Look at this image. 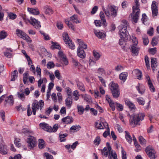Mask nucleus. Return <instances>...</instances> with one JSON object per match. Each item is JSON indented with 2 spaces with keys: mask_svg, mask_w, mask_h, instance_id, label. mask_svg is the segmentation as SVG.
I'll return each instance as SVG.
<instances>
[{
  "mask_svg": "<svg viewBox=\"0 0 159 159\" xmlns=\"http://www.w3.org/2000/svg\"><path fill=\"white\" fill-rule=\"evenodd\" d=\"M21 38H23L24 40H26L27 42H31L32 41L30 38L26 34H25Z\"/></svg>",
  "mask_w": 159,
  "mask_h": 159,
  "instance_id": "48",
  "label": "nucleus"
},
{
  "mask_svg": "<svg viewBox=\"0 0 159 159\" xmlns=\"http://www.w3.org/2000/svg\"><path fill=\"white\" fill-rule=\"evenodd\" d=\"M107 10H106L104 8H103V10L105 12L106 16H109L110 15V13L109 10H110L111 16L115 17L117 15V11L115 8L114 6L108 5L107 8Z\"/></svg>",
  "mask_w": 159,
  "mask_h": 159,
  "instance_id": "4",
  "label": "nucleus"
},
{
  "mask_svg": "<svg viewBox=\"0 0 159 159\" xmlns=\"http://www.w3.org/2000/svg\"><path fill=\"white\" fill-rule=\"evenodd\" d=\"M39 126L43 129L48 132H52L53 130L51 127L49 126L48 124L45 123H40Z\"/></svg>",
  "mask_w": 159,
  "mask_h": 159,
  "instance_id": "12",
  "label": "nucleus"
},
{
  "mask_svg": "<svg viewBox=\"0 0 159 159\" xmlns=\"http://www.w3.org/2000/svg\"><path fill=\"white\" fill-rule=\"evenodd\" d=\"M77 108L78 110V112L80 115H82L83 113L84 109L82 106L79 105L77 106Z\"/></svg>",
  "mask_w": 159,
  "mask_h": 159,
  "instance_id": "42",
  "label": "nucleus"
},
{
  "mask_svg": "<svg viewBox=\"0 0 159 159\" xmlns=\"http://www.w3.org/2000/svg\"><path fill=\"white\" fill-rule=\"evenodd\" d=\"M45 13L48 15H51L53 13V10L50 7L46 6L44 7Z\"/></svg>",
  "mask_w": 159,
  "mask_h": 159,
  "instance_id": "27",
  "label": "nucleus"
},
{
  "mask_svg": "<svg viewBox=\"0 0 159 159\" xmlns=\"http://www.w3.org/2000/svg\"><path fill=\"white\" fill-rule=\"evenodd\" d=\"M134 11V10H133V12L130 15V17L132 21L136 23L139 19L140 10H135Z\"/></svg>",
  "mask_w": 159,
  "mask_h": 159,
  "instance_id": "8",
  "label": "nucleus"
},
{
  "mask_svg": "<svg viewBox=\"0 0 159 159\" xmlns=\"http://www.w3.org/2000/svg\"><path fill=\"white\" fill-rule=\"evenodd\" d=\"M62 36L64 42L66 44H68L69 47L72 49H74L75 46L72 43V41L70 39L68 34L66 32L63 33L62 34Z\"/></svg>",
  "mask_w": 159,
  "mask_h": 159,
  "instance_id": "6",
  "label": "nucleus"
},
{
  "mask_svg": "<svg viewBox=\"0 0 159 159\" xmlns=\"http://www.w3.org/2000/svg\"><path fill=\"white\" fill-rule=\"evenodd\" d=\"M65 124H70L73 122V119L71 117L67 116L63 118L61 120Z\"/></svg>",
  "mask_w": 159,
  "mask_h": 159,
  "instance_id": "20",
  "label": "nucleus"
},
{
  "mask_svg": "<svg viewBox=\"0 0 159 159\" xmlns=\"http://www.w3.org/2000/svg\"><path fill=\"white\" fill-rule=\"evenodd\" d=\"M151 66L152 68L154 69L157 66V59L156 58H151Z\"/></svg>",
  "mask_w": 159,
  "mask_h": 159,
  "instance_id": "28",
  "label": "nucleus"
},
{
  "mask_svg": "<svg viewBox=\"0 0 159 159\" xmlns=\"http://www.w3.org/2000/svg\"><path fill=\"white\" fill-rule=\"evenodd\" d=\"M70 20L73 23L76 24L80 22V21L78 20L77 16L76 15H74L70 17Z\"/></svg>",
  "mask_w": 159,
  "mask_h": 159,
  "instance_id": "30",
  "label": "nucleus"
},
{
  "mask_svg": "<svg viewBox=\"0 0 159 159\" xmlns=\"http://www.w3.org/2000/svg\"><path fill=\"white\" fill-rule=\"evenodd\" d=\"M145 151L150 159H155L157 157L155 155L156 152L152 146H149L147 147L145 149Z\"/></svg>",
  "mask_w": 159,
  "mask_h": 159,
  "instance_id": "3",
  "label": "nucleus"
},
{
  "mask_svg": "<svg viewBox=\"0 0 159 159\" xmlns=\"http://www.w3.org/2000/svg\"><path fill=\"white\" fill-rule=\"evenodd\" d=\"M94 33L96 36L98 38L103 39L105 37V34L103 32L100 31L99 30H94Z\"/></svg>",
  "mask_w": 159,
  "mask_h": 159,
  "instance_id": "17",
  "label": "nucleus"
},
{
  "mask_svg": "<svg viewBox=\"0 0 159 159\" xmlns=\"http://www.w3.org/2000/svg\"><path fill=\"white\" fill-rule=\"evenodd\" d=\"M28 76L29 74L27 72H26L23 74V81L24 84H26L27 83Z\"/></svg>",
  "mask_w": 159,
  "mask_h": 159,
  "instance_id": "41",
  "label": "nucleus"
},
{
  "mask_svg": "<svg viewBox=\"0 0 159 159\" xmlns=\"http://www.w3.org/2000/svg\"><path fill=\"white\" fill-rule=\"evenodd\" d=\"M145 116L144 114L142 113L133 114V116H130L129 119L130 124L131 125L133 124L139 125L140 121L143 120Z\"/></svg>",
  "mask_w": 159,
  "mask_h": 159,
  "instance_id": "2",
  "label": "nucleus"
},
{
  "mask_svg": "<svg viewBox=\"0 0 159 159\" xmlns=\"http://www.w3.org/2000/svg\"><path fill=\"white\" fill-rule=\"evenodd\" d=\"M54 74L56 77L59 80L60 79V78L61 77V76L58 70H57L55 71Z\"/></svg>",
  "mask_w": 159,
  "mask_h": 159,
  "instance_id": "60",
  "label": "nucleus"
},
{
  "mask_svg": "<svg viewBox=\"0 0 159 159\" xmlns=\"http://www.w3.org/2000/svg\"><path fill=\"white\" fill-rule=\"evenodd\" d=\"M67 25L71 29L75 31V26L71 23L69 22V21H67Z\"/></svg>",
  "mask_w": 159,
  "mask_h": 159,
  "instance_id": "58",
  "label": "nucleus"
},
{
  "mask_svg": "<svg viewBox=\"0 0 159 159\" xmlns=\"http://www.w3.org/2000/svg\"><path fill=\"white\" fill-rule=\"evenodd\" d=\"M20 139H19L16 138L14 140V143L16 146L18 147H20L21 146V144L20 143Z\"/></svg>",
  "mask_w": 159,
  "mask_h": 159,
  "instance_id": "55",
  "label": "nucleus"
},
{
  "mask_svg": "<svg viewBox=\"0 0 159 159\" xmlns=\"http://www.w3.org/2000/svg\"><path fill=\"white\" fill-rule=\"evenodd\" d=\"M120 39L119 40V43L120 45H124L125 44V41L128 39V38L127 37V39H125L123 37H120Z\"/></svg>",
  "mask_w": 159,
  "mask_h": 159,
  "instance_id": "49",
  "label": "nucleus"
},
{
  "mask_svg": "<svg viewBox=\"0 0 159 159\" xmlns=\"http://www.w3.org/2000/svg\"><path fill=\"white\" fill-rule=\"evenodd\" d=\"M109 87L111 92L119 89L118 85L113 82H111L109 84Z\"/></svg>",
  "mask_w": 159,
  "mask_h": 159,
  "instance_id": "19",
  "label": "nucleus"
},
{
  "mask_svg": "<svg viewBox=\"0 0 159 159\" xmlns=\"http://www.w3.org/2000/svg\"><path fill=\"white\" fill-rule=\"evenodd\" d=\"M139 141L141 144H145L146 143V140L142 136H140L139 138Z\"/></svg>",
  "mask_w": 159,
  "mask_h": 159,
  "instance_id": "56",
  "label": "nucleus"
},
{
  "mask_svg": "<svg viewBox=\"0 0 159 159\" xmlns=\"http://www.w3.org/2000/svg\"><path fill=\"white\" fill-rule=\"evenodd\" d=\"M128 76V73L126 72H123L120 74L119 78L120 80L125 82L127 79Z\"/></svg>",
  "mask_w": 159,
  "mask_h": 159,
  "instance_id": "24",
  "label": "nucleus"
},
{
  "mask_svg": "<svg viewBox=\"0 0 159 159\" xmlns=\"http://www.w3.org/2000/svg\"><path fill=\"white\" fill-rule=\"evenodd\" d=\"M47 68L48 69H51L53 68L55 66V64L53 61H49L47 64Z\"/></svg>",
  "mask_w": 159,
  "mask_h": 159,
  "instance_id": "53",
  "label": "nucleus"
},
{
  "mask_svg": "<svg viewBox=\"0 0 159 159\" xmlns=\"http://www.w3.org/2000/svg\"><path fill=\"white\" fill-rule=\"evenodd\" d=\"M134 2L135 3V6H133V10H134V11L135 10L140 11L139 0H134Z\"/></svg>",
  "mask_w": 159,
  "mask_h": 159,
  "instance_id": "36",
  "label": "nucleus"
},
{
  "mask_svg": "<svg viewBox=\"0 0 159 159\" xmlns=\"http://www.w3.org/2000/svg\"><path fill=\"white\" fill-rule=\"evenodd\" d=\"M100 16L101 19V20L102 21L103 25L106 26L107 24L106 22V20L105 19V16L104 13L103 12L101 11L100 13Z\"/></svg>",
  "mask_w": 159,
  "mask_h": 159,
  "instance_id": "25",
  "label": "nucleus"
},
{
  "mask_svg": "<svg viewBox=\"0 0 159 159\" xmlns=\"http://www.w3.org/2000/svg\"><path fill=\"white\" fill-rule=\"evenodd\" d=\"M59 135L60 142H62L66 141L65 138L67 136V134H62L60 133L59 134Z\"/></svg>",
  "mask_w": 159,
  "mask_h": 159,
  "instance_id": "40",
  "label": "nucleus"
},
{
  "mask_svg": "<svg viewBox=\"0 0 159 159\" xmlns=\"http://www.w3.org/2000/svg\"><path fill=\"white\" fill-rule=\"evenodd\" d=\"M143 44L144 45H147L149 43L148 39L147 36H144L143 37Z\"/></svg>",
  "mask_w": 159,
  "mask_h": 159,
  "instance_id": "54",
  "label": "nucleus"
},
{
  "mask_svg": "<svg viewBox=\"0 0 159 159\" xmlns=\"http://www.w3.org/2000/svg\"><path fill=\"white\" fill-rule=\"evenodd\" d=\"M136 88L139 92L141 94H143L145 91V89L144 86H137Z\"/></svg>",
  "mask_w": 159,
  "mask_h": 159,
  "instance_id": "38",
  "label": "nucleus"
},
{
  "mask_svg": "<svg viewBox=\"0 0 159 159\" xmlns=\"http://www.w3.org/2000/svg\"><path fill=\"white\" fill-rule=\"evenodd\" d=\"M16 34L18 36L21 38L25 34V33L24 32H23L22 30H19L18 29H17L16 30Z\"/></svg>",
  "mask_w": 159,
  "mask_h": 159,
  "instance_id": "39",
  "label": "nucleus"
},
{
  "mask_svg": "<svg viewBox=\"0 0 159 159\" xmlns=\"http://www.w3.org/2000/svg\"><path fill=\"white\" fill-rule=\"evenodd\" d=\"M53 49H60V47L57 43H54L51 47Z\"/></svg>",
  "mask_w": 159,
  "mask_h": 159,
  "instance_id": "63",
  "label": "nucleus"
},
{
  "mask_svg": "<svg viewBox=\"0 0 159 159\" xmlns=\"http://www.w3.org/2000/svg\"><path fill=\"white\" fill-rule=\"evenodd\" d=\"M28 10L30 13L33 15H36L39 14V11L37 8H28Z\"/></svg>",
  "mask_w": 159,
  "mask_h": 159,
  "instance_id": "22",
  "label": "nucleus"
},
{
  "mask_svg": "<svg viewBox=\"0 0 159 159\" xmlns=\"http://www.w3.org/2000/svg\"><path fill=\"white\" fill-rule=\"evenodd\" d=\"M95 126L96 128L98 129H104L102 124V122L98 121L95 123Z\"/></svg>",
  "mask_w": 159,
  "mask_h": 159,
  "instance_id": "33",
  "label": "nucleus"
},
{
  "mask_svg": "<svg viewBox=\"0 0 159 159\" xmlns=\"http://www.w3.org/2000/svg\"><path fill=\"white\" fill-rule=\"evenodd\" d=\"M80 128L81 127L79 125H75L72 126L70 128V129L77 131L79 130Z\"/></svg>",
  "mask_w": 159,
  "mask_h": 159,
  "instance_id": "52",
  "label": "nucleus"
},
{
  "mask_svg": "<svg viewBox=\"0 0 159 159\" xmlns=\"http://www.w3.org/2000/svg\"><path fill=\"white\" fill-rule=\"evenodd\" d=\"M6 146H4L2 144H0V152L1 153L5 154L7 153V150Z\"/></svg>",
  "mask_w": 159,
  "mask_h": 159,
  "instance_id": "32",
  "label": "nucleus"
},
{
  "mask_svg": "<svg viewBox=\"0 0 159 159\" xmlns=\"http://www.w3.org/2000/svg\"><path fill=\"white\" fill-rule=\"evenodd\" d=\"M145 60L146 63V66L148 69H149L150 65H149V60L148 57L146 56L145 57Z\"/></svg>",
  "mask_w": 159,
  "mask_h": 159,
  "instance_id": "50",
  "label": "nucleus"
},
{
  "mask_svg": "<svg viewBox=\"0 0 159 159\" xmlns=\"http://www.w3.org/2000/svg\"><path fill=\"white\" fill-rule=\"evenodd\" d=\"M27 141L28 143V146L30 149H32L36 146V141L33 137L30 136L27 139Z\"/></svg>",
  "mask_w": 159,
  "mask_h": 159,
  "instance_id": "7",
  "label": "nucleus"
},
{
  "mask_svg": "<svg viewBox=\"0 0 159 159\" xmlns=\"http://www.w3.org/2000/svg\"><path fill=\"white\" fill-rule=\"evenodd\" d=\"M18 73L17 71V70H15L12 73L11 75V81H15L16 78L17 77V74Z\"/></svg>",
  "mask_w": 159,
  "mask_h": 159,
  "instance_id": "37",
  "label": "nucleus"
},
{
  "mask_svg": "<svg viewBox=\"0 0 159 159\" xmlns=\"http://www.w3.org/2000/svg\"><path fill=\"white\" fill-rule=\"evenodd\" d=\"M145 76L146 79V81L147 83L150 90L151 92H154L155 91V89L153 86L152 81L150 79L149 76L147 74Z\"/></svg>",
  "mask_w": 159,
  "mask_h": 159,
  "instance_id": "10",
  "label": "nucleus"
},
{
  "mask_svg": "<svg viewBox=\"0 0 159 159\" xmlns=\"http://www.w3.org/2000/svg\"><path fill=\"white\" fill-rule=\"evenodd\" d=\"M121 22V24L118 27L119 29L120 36V37H123L126 39L127 37L128 38L129 33L126 29L129 26V24L128 21L125 20H122Z\"/></svg>",
  "mask_w": 159,
  "mask_h": 159,
  "instance_id": "1",
  "label": "nucleus"
},
{
  "mask_svg": "<svg viewBox=\"0 0 159 159\" xmlns=\"http://www.w3.org/2000/svg\"><path fill=\"white\" fill-rule=\"evenodd\" d=\"M72 103V99L71 97H68L65 100V104L66 107L70 108Z\"/></svg>",
  "mask_w": 159,
  "mask_h": 159,
  "instance_id": "21",
  "label": "nucleus"
},
{
  "mask_svg": "<svg viewBox=\"0 0 159 159\" xmlns=\"http://www.w3.org/2000/svg\"><path fill=\"white\" fill-rule=\"evenodd\" d=\"M116 106L117 107V109L119 111H122L123 109V107L122 105L117 103H116Z\"/></svg>",
  "mask_w": 159,
  "mask_h": 159,
  "instance_id": "62",
  "label": "nucleus"
},
{
  "mask_svg": "<svg viewBox=\"0 0 159 159\" xmlns=\"http://www.w3.org/2000/svg\"><path fill=\"white\" fill-rule=\"evenodd\" d=\"M77 53L78 56L81 58H84L85 57L86 54L83 49L78 48Z\"/></svg>",
  "mask_w": 159,
  "mask_h": 159,
  "instance_id": "18",
  "label": "nucleus"
},
{
  "mask_svg": "<svg viewBox=\"0 0 159 159\" xmlns=\"http://www.w3.org/2000/svg\"><path fill=\"white\" fill-rule=\"evenodd\" d=\"M133 71L136 74L138 79L139 80L142 79V73L140 70L138 69H136Z\"/></svg>",
  "mask_w": 159,
  "mask_h": 159,
  "instance_id": "29",
  "label": "nucleus"
},
{
  "mask_svg": "<svg viewBox=\"0 0 159 159\" xmlns=\"http://www.w3.org/2000/svg\"><path fill=\"white\" fill-rule=\"evenodd\" d=\"M111 92L113 97L115 98H117L120 96V93L119 89L113 91Z\"/></svg>",
  "mask_w": 159,
  "mask_h": 159,
  "instance_id": "35",
  "label": "nucleus"
},
{
  "mask_svg": "<svg viewBox=\"0 0 159 159\" xmlns=\"http://www.w3.org/2000/svg\"><path fill=\"white\" fill-rule=\"evenodd\" d=\"M45 146L44 141L43 139H39V147L40 149L43 148Z\"/></svg>",
  "mask_w": 159,
  "mask_h": 159,
  "instance_id": "34",
  "label": "nucleus"
},
{
  "mask_svg": "<svg viewBox=\"0 0 159 159\" xmlns=\"http://www.w3.org/2000/svg\"><path fill=\"white\" fill-rule=\"evenodd\" d=\"M107 147L108 149V150L109 156L108 158L109 159H112L111 157H112L114 159H118L117 158V156L115 152L112 150L111 146L110 145V144L108 143H107Z\"/></svg>",
  "mask_w": 159,
  "mask_h": 159,
  "instance_id": "9",
  "label": "nucleus"
},
{
  "mask_svg": "<svg viewBox=\"0 0 159 159\" xmlns=\"http://www.w3.org/2000/svg\"><path fill=\"white\" fill-rule=\"evenodd\" d=\"M21 156L19 154L16 155L13 158L11 156L9 157V159H21Z\"/></svg>",
  "mask_w": 159,
  "mask_h": 159,
  "instance_id": "64",
  "label": "nucleus"
},
{
  "mask_svg": "<svg viewBox=\"0 0 159 159\" xmlns=\"http://www.w3.org/2000/svg\"><path fill=\"white\" fill-rule=\"evenodd\" d=\"M125 134L126 139L129 143H131L132 142V139L129 133L127 131H125Z\"/></svg>",
  "mask_w": 159,
  "mask_h": 159,
  "instance_id": "31",
  "label": "nucleus"
},
{
  "mask_svg": "<svg viewBox=\"0 0 159 159\" xmlns=\"http://www.w3.org/2000/svg\"><path fill=\"white\" fill-rule=\"evenodd\" d=\"M101 152L103 155H104L105 157H107L108 152L107 147H105L103 150H102Z\"/></svg>",
  "mask_w": 159,
  "mask_h": 159,
  "instance_id": "45",
  "label": "nucleus"
},
{
  "mask_svg": "<svg viewBox=\"0 0 159 159\" xmlns=\"http://www.w3.org/2000/svg\"><path fill=\"white\" fill-rule=\"evenodd\" d=\"M44 102L42 100H40L39 102L37 101H35L33 103L32 105V109L33 110V114L35 115L36 110L39 109V107L41 108L43 107L44 106Z\"/></svg>",
  "mask_w": 159,
  "mask_h": 159,
  "instance_id": "5",
  "label": "nucleus"
},
{
  "mask_svg": "<svg viewBox=\"0 0 159 159\" xmlns=\"http://www.w3.org/2000/svg\"><path fill=\"white\" fill-rule=\"evenodd\" d=\"M76 84L78 89L82 91H85L84 86V84L81 82L77 81Z\"/></svg>",
  "mask_w": 159,
  "mask_h": 159,
  "instance_id": "26",
  "label": "nucleus"
},
{
  "mask_svg": "<svg viewBox=\"0 0 159 159\" xmlns=\"http://www.w3.org/2000/svg\"><path fill=\"white\" fill-rule=\"evenodd\" d=\"M139 49L140 48L136 46V45H132L131 49L132 55L133 56H137L139 53Z\"/></svg>",
  "mask_w": 159,
  "mask_h": 159,
  "instance_id": "16",
  "label": "nucleus"
},
{
  "mask_svg": "<svg viewBox=\"0 0 159 159\" xmlns=\"http://www.w3.org/2000/svg\"><path fill=\"white\" fill-rule=\"evenodd\" d=\"M7 36V34L4 31L0 32V40L5 39Z\"/></svg>",
  "mask_w": 159,
  "mask_h": 159,
  "instance_id": "44",
  "label": "nucleus"
},
{
  "mask_svg": "<svg viewBox=\"0 0 159 159\" xmlns=\"http://www.w3.org/2000/svg\"><path fill=\"white\" fill-rule=\"evenodd\" d=\"M100 141L101 139H100V137L98 136L96 138L94 141V143L96 145H98L100 143Z\"/></svg>",
  "mask_w": 159,
  "mask_h": 159,
  "instance_id": "57",
  "label": "nucleus"
},
{
  "mask_svg": "<svg viewBox=\"0 0 159 159\" xmlns=\"http://www.w3.org/2000/svg\"><path fill=\"white\" fill-rule=\"evenodd\" d=\"M13 103L14 100L13 96L12 95H10L5 98L4 103V106L6 107L7 105H8L11 106L13 105Z\"/></svg>",
  "mask_w": 159,
  "mask_h": 159,
  "instance_id": "14",
  "label": "nucleus"
},
{
  "mask_svg": "<svg viewBox=\"0 0 159 159\" xmlns=\"http://www.w3.org/2000/svg\"><path fill=\"white\" fill-rule=\"evenodd\" d=\"M30 20H28L27 21L32 25L36 28L38 29L41 27L40 22L37 20L33 18L32 17H31Z\"/></svg>",
  "mask_w": 159,
  "mask_h": 159,
  "instance_id": "13",
  "label": "nucleus"
},
{
  "mask_svg": "<svg viewBox=\"0 0 159 159\" xmlns=\"http://www.w3.org/2000/svg\"><path fill=\"white\" fill-rule=\"evenodd\" d=\"M44 156L46 157V159H54L53 156L47 152L44 153Z\"/></svg>",
  "mask_w": 159,
  "mask_h": 159,
  "instance_id": "59",
  "label": "nucleus"
},
{
  "mask_svg": "<svg viewBox=\"0 0 159 159\" xmlns=\"http://www.w3.org/2000/svg\"><path fill=\"white\" fill-rule=\"evenodd\" d=\"M21 132L25 134H30L32 133V132L28 129L24 128L22 129Z\"/></svg>",
  "mask_w": 159,
  "mask_h": 159,
  "instance_id": "46",
  "label": "nucleus"
},
{
  "mask_svg": "<svg viewBox=\"0 0 159 159\" xmlns=\"http://www.w3.org/2000/svg\"><path fill=\"white\" fill-rule=\"evenodd\" d=\"M125 101L126 105L131 111H135L136 107L134 104L129 99H125Z\"/></svg>",
  "mask_w": 159,
  "mask_h": 159,
  "instance_id": "15",
  "label": "nucleus"
},
{
  "mask_svg": "<svg viewBox=\"0 0 159 159\" xmlns=\"http://www.w3.org/2000/svg\"><path fill=\"white\" fill-rule=\"evenodd\" d=\"M157 49L156 48H154L149 49V52L151 54L154 55L157 52Z\"/></svg>",
  "mask_w": 159,
  "mask_h": 159,
  "instance_id": "61",
  "label": "nucleus"
},
{
  "mask_svg": "<svg viewBox=\"0 0 159 159\" xmlns=\"http://www.w3.org/2000/svg\"><path fill=\"white\" fill-rule=\"evenodd\" d=\"M53 110L52 107H50L48 108H47L45 110V113L47 116H49L51 112H52Z\"/></svg>",
  "mask_w": 159,
  "mask_h": 159,
  "instance_id": "51",
  "label": "nucleus"
},
{
  "mask_svg": "<svg viewBox=\"0 0 159 159\" xmlns=\"http://www.w3.org/2000/svg\"><path fill=\"white\" fill-rule=\"evenodd\" d=\"M136 100L139 104L143 105L145 103V101L143 98L140 97L137 98Z\"/></svg>",
  "mask_w": 159,
  "mask_h": 159,
  "instance_id": "43",
  "label": "nucleus"
},
{
  "mask_svg": "<svg viewBox=\"0 0 159 159\" xmlns=\"http://www.w3.org/2000/svg\"><path fill=\"white\" fill-rule=\"evenodd\" d=\"M156 2L154 1L152 2L151 5V9L152 10V16L154 17L157 16L158 14V6Z\"/></svg>",
  "mask_w": 159,
  "mask_h": 159,
  "instance_id": "11",
  "label": "nucleus"
},
{
  "mask_svg": "<svg viewBox=\"0 0 159 159\" xmlns=\"http://www.w3.org/2000/svg\"><path fill=\"white\" fill-rule=\"evenodd\" d=\"M79 44V46L78 48H81L82 49H86L87 48V45L85 44L83 41L81 39H77V40Z\"/></svg>",
  "mask_w": 159,
  "mask_h": 159,
  "instance_id": "23",
  "label": "nucleus"
},
{
  "mask_svg": "<svg viewBox=\"0 0 159 159\" xmlns=\"http://www.w3.org/2000/svg\"><path fill=\"white\" fill-rule=\"evenodd\" d=\"M22 92V91H21ZM17 95L18 98L21 100H24L25 99V95L24 94V92L23 91L22 92V93H20L19 92H18L17 93Z\"/></svg>",
  "mask_w": 159,
  "mask_h": 159,
  "instance_id": "47",
  "label": "nucleus"
}]
</instances>
